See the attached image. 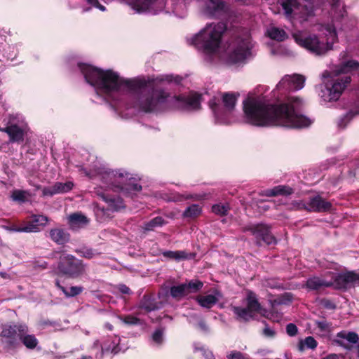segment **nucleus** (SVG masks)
<instances>
[{
    "mask_svg": "<svg viewBox=\"0 0 359 359\" xmlns=\"http://www.w3.org/2000/svg\"><path fill=\"white\" fill-rule=\"evenodd\" d=\"M28 327H27V330L20 335L19 342H22V344L29 350H34L39 344V340L36 339L34 334H29Z\"/></svg>",
    "mask_w": 359,
    "mask_h": 359,
    "instance_id": "28",
    "label": "nucleus"
},
{
    "mask_svg": "<svg viewBox=\"0 0 359 359\" xmlns=\"http://www.w3.org/2000/svg\"><path fill=\"white\" fill-rule=\"evenodd\" d=\"M88 4L95 6L96 4H98V0H86Z\"/></svg>",
    "mask_w": 359,
    "mask_h": 359,
    "instance_id": "64",
    "label": "nucleus"
},
{
    "mask_svg": "<svg viewBox=\"0 0 359 359\" xmlns=\"http://www.w3.org/2000/svg\"><path fill=\"white\" fill-rule=\"evenodd\" d=\"M245 231H249L255 238L258 246L276 245L277 240L271 233V226L264 223L250 224L245 227Z\"/></svg>",
    "mask_w": 359,
    "mask_h": 359,
    "instance_id": "7",
    "label": "nucleus"
},
{
    "mask_svg": "<svg viewBox=\"0 0 359 359\" xmlns=\"http://www.w3.org/2000/svg\"><path fill=\"white\" fill-rule=\"evenodd\" d=\"M202 209L198 204H192L187 208L182 215L185 218H196L201 214Z\"/></svg>",
    "mask_w": 359,
    "mask_h": 359,
    "instance_id": "33",
    "label": "nucleus"
},
{
    "mask_svg": "<svg viewBox=\"0 0 359 359\" xmlns=\"http://www.w3.org/2000/svg\"><path fill=\"white\" fill-rule=\"evenodd\" d=\"M323 359H339V357L335 353H332L327 355L326 357H325Z\"/></svg>",
    "mask_w": 359,
    "mask_h": 359,
    "instance_id": "61",
    "label": "nucleus"
},
{
    "mask_svg": "<svg viewBox=\"0 0 359 359\" xmlns=\"http://www.w3.org/2000/svg\"><path fill=\"white\" fill-rule=\"evenodd\" d=\"M79 67L88 83L107 95L118 92L122 87H126L129 92L135 94V107L145 113L160 109L169 97V94L163 90L153 89L143 93L142 90L147 86L154 84L155 80L153 79H146L144 76L124 79L111 69L103 70L86 64H79Z\"/></svg>",
    "mask_w": 359,
    "mask_h": 359,
    "instance_id": "1",
    "label": "nucleus"
},
{
    "mask_svg": "<svg viewBox=\"0 0 359 359\" xmlns=\"http://www.w3.org/2000/svg\"><path fill=\"white\" fill-rule=\"evenodd\" d=\"M323 306H325V308L327 309H336V305L334 303H333L331 300H329V299H324L323 301Z\"/></svg>",
    "mask_w": 359,
    "mask_h": 359,
    "instance_id": "54",
    "label": "nucleus"
},
{
    "mask_svg": "<svg viewBox=\"0 0 359 359\" xmlns=\"http://www.w3.org/2000/svg\"><path fill=\"white\" fill-rule=\"evenodd\" d=\"M246 305L245 308L253 314L259 313L262 310V306L257 298L256 294L251 290L247 292Z\"/></svg>",
    "mask_w": 359,
    "mask_h": 359,
    "instance_id": "25",
    "label": "nucleus"
},
{
    "mask_svg": "<svg viewBox=\"0 0 359 359\" xmlns=\"http://www.w3.org/2000/svg\"><path fill=\"white\" fill-rule=\"evenodd\" d=\"M339 346H341V347H344L346 349H350V346H348V344H345L344 341H341V340H338V339H336L334 341Z\"/></svg>",
    "mask_w": 359,
    "mask_h": 359,
    "instance_id": "58",
    "label": "nucleus"
},
{
    "mask_svg": "<svg viewBox=\"0 0 359 359\" xmlns=\"http://www.w3.org/2000/svg\"><path fill=\"white\" fill-rule=\"evenodd\" d=\"M173 78H174V76L172 74H170V75H165L162 78H154V77H148L147 79H153L155 80V82L154 83V84H152L151 86H147L142 91H143V93H147L148 92L152 90L153 89L154 90H162V88H155V86L158 83H161V82H163V81H167L168 83H172V80H173ZM164 91L166 93V91L164 90ZM168 93V92H167ZM169 94V97L166 99V101L165 102V103H163L161 107H160V109H158V110H155V111H161L163 110L165 107H166V104H167V102H168L169 99L171 100V96H170V94L168 93ZM152 112H154V111H153Z\"/></svg>",
    "mask_w": 359,
    "mask_h": 359,
    "instance_id": "21",
    "label": "nucleus"
},
{
    "mask_svg": "<svg viewBox=\"0 0 359 359\" xmlns=\"http://www.w3.org/2000/svg\"><path fill=\"white\" fill-rule=\"evenodd\" d=\"M123 320L128 325H137L140 322V319L132 315L126 316Z\"/></svg>",
    "mask_w": 359,
    "mask_h": 359,
    "instance_id": "48",
    "label": "nucleus"
},
{
    "mask_svg": "<svg viewBox=\"0 0 359 359\" xmlns=\"http://www.w3.org/2000/svg\"><path fill=\"white\" fill-rule=\"evenodd\" d=\"M165 224L164 219L162 217L158 216L145 222L143 229L147 231H153L156 227L162 226Z\"/></svg>",
    "mask_w": 359,
    "mask_h": 359,
    "instance_id": "34",
    "label": "nucleus"
},
{
    "mask_svg": "<svg viewBox=\"0 0 359 359\" xmlns=\"http://www.w3.org/2000/svg\"><path fill=\"white\" fill-rule=\"evenodd\" d=\"M27 330V325L23 324L4 325L0 333L2 342L8 348H15L19 345V339Z\"/></svg>",
    "mask_w": 359,
    "mask_h": 359,
    "instance_id": "9",
    "label": "nucleus"
},
{
    "mask_svg": "<svg viewBox=\"0 0 359 359\" xmlns=\"http://www.w3.org/2000/svg\"><path fill=\"white\" fill-rule=\"evenodd\" d=\"M346 14H347L346 11L343 8L341 10H340L339 11L338 13H337L334 16V19H335L337 20H341L344 18L345 15H346Z\"/></svg>",
    "mask_w": 359,
    "mask_h": 359,
    "instance_id": "55",
    "label": "nucleus"
},
{
    "mask_svg": "<svg viewBox=\"0 0 359 359\" xmlns=\"http://www.w3.org/2000/svg\"><path fill=\"white\" fill-rule=\"evenodd\" d=\"M316 325L322 332L328 331L332 325L330 323L326 320L316 321Z\"/></svg>",
    "mask_w": 359,
    "mask_h": 359,
    "instance_id": "47",
    "label": "nucleus"
},
{
    "mask_svg": "<svg viewBox=\"0 0 359 359\" xmlns=\"http://www.w3.org/2000/svg\"><path fill=\"white\" fill-rule=\"evenodd\" d=\"M22 228V226H13L11 229L13 231L16 232H24V231H19L18 229H21Z\"/></svg>",
    "mask_w": 359,
    "mask_h": 359,
    "instance_id": "62",
    "label": "nucleus"
},
{
    "mask_svg": "<svg viewBox=\"0 0 359 359\" xmlns=\"http://www.w3.org/2000/svg\"><path fill=\"white\" fill-rule=\"evenodd\" d=\"M74 184L72 182H56L53 186L45 187L42 190L43 196H53L58 194H64L72 189Z\"/></svg>",
    "mask_w": 359,
    "mask_h": 359,
    "instance_id": "17",
    "label": "nucleus"
},
{
    "mask_svg": "<svg viewBox=\"0 0 359 359\" xmlns=\"http://www.w3.org/2000/svg\"><path fill=\"white\" fill-rule=\"evenodd\" d=\"M4 132L8 134L11 142L21 143L24 141L25 132L16 124L4 128Z\"/></svg>",
    "mask_w": 359,
    "mask_h": 359,
    "instance_id": "19",
    "label": "nucleus"
},
{
    "mask_svg": "<svg viewBox=\"0 0 359 359\" xmlns=\"http://www.w3.org/2000/svg\"><path fill=\"white\" fill-rule=\"evenodd\" d=\"M55 285L59 290H60L64 293L66 287L60 284V280H56L55 282Z\"/></svg>",
    "mask_w": 359,
    "mask_h": 359,
    "instance_id": "59",
    "label": "nucleus"
},
{
    "mask_svg": "<svg viewBox=\"0 0 359 359\" xmlns=\"http://www.w3.org/2000/svg\"><path fill=\"white\" fill-rule=\"evenodd\" d=\"M196 300L201 306L208 309H211L218 302L217 297L213 294L198 295Z\"/></svg>",
    "mask_w": 359,
    "mask_h": 359,
    "instance_id": "29",
    "label": "nucleus"
},
{
    "mask_svg": "<svg viewBox=\"0 0 359 359\" xmlns=\"http://www.w3.org/2000/svg\"><path fill=\"white\" fill-rule=\"evenodd\" d=\"M281 7L287 19L292 20L296 16L310 15L306 6L302 5L300 0H282Z\"/></svg>",
    "mask_w": 359,
    "mask_h": 359,
    "instance_id": "11",
    "label": "nucleus"
},
{
    "mask_svg": "<svg viewBox=\"0 0 359 359\" xmlns=\"http://www.w3.org/2000/svg\"><path fill=\"white\" fill-rule=\"evenodd\" d=\"M337 337L341 339H345L353 344L357 343L359 339L358 334L353 332H349L348 333H345L344 332H340L337 333Z\"/></svg>",
    "mask_w": 359,
    "mask_h": 359,
    "instance_id": "41",
    "label": "nucleus"
},
{
    "mask_svg": "<svg viewBox=\"0 0 359 359\" xmlns=\"http://www.w3.org/2000/svg\"><path fill=\"white\" fill-rule=\"evenodd\" d=\"M31 223L36 225V227L41 229L44 227L49 221L48 217L43 215H32L30 217Z\"/></svg>",
    "mask_w": 359,
    "mask_h": 359,
    "instance_id": "38",
    "label": "nucleus"
},
{
    "mask_svg": "<svg viewBox=\"0 0 359 359\" xmlns=\"http://www.w3.org/2000/svg\"><path fill=\"white\" fill-rule=\"evenodd\" d=\"M182 81V78L180 76H174L172 82H174L176 84H180Z\"/></svg>",
    "mask_w": 359,
    "mask_h": 359,
    "instance_id": "60",
    "label": "nucleus"
},
{
    "mask_svg": "<svg viewBox=\"0 0 359 359\" xmlns=\"http://www.w3.org/2000/svg\"><path fill=\"white\" fill-rule=\"evenodd\" d=\"M49 238L58 245H65L69 243L71 235L67 229L62 227L50 229L48 232Z\"/></svg>",
    "mask_w": 359,
    "mask_h": 359,
    "instance_id": "15",
    "label": "nucleus"
},
{
    "mask_svg": "<svg viewBox=\"0 0 359 359\" xmlns=\"http://www.w3.org/2000/svg\"><path fill=\"white\" fill-rule=\"evenodd\" d=\"M306 345L308 348L314 349L316 348L318 343L316 340L313 337H307L304 339V343L303 341H301L299 344V348L300 350H303L304 346Z\"/></svg>",
    "mask_w": 359,
    "mask_h": 359,
    "instance_id": "43",
    "label": "nucleus"
},
{
    "mask_svg": "<svg viewBox=\"0 0 359 359\" xmlns=\"http://www.w3.org/2000/svg\"><path fill=\"white\" fill-rule=\"evenodd\" d=\"M246 123L257 127L281 126L299 128L309 126L312 121L299 114L303 100L298 97H290L287 102L266 103L254 97H248L243 102Z\"/></svg>",
    "mask_w": 359,
    "mask_h": 359,
    "instance_id": "2",
    "label": "nucleus"
},
{
    "mask_svg": "<svg viewBox=\"0 0 359 359\" xmlns=\"http://www.w3.org/2000/svg\"><path fill=\"white\" fill-rule=\"evenodd\" d=\"M75 252L81 257L88 259H91L95 256H97L100 254L93 248H88L86 247L81 248L80 249H76Z\"/></svg>",
    "mask_w": 359,
    "mask_h": 359,
    "instance_id": "37",
    "label": "nucleus"
},
{
    "mask_svg": "<svg viewBox=\"0 0 359 359\" xmlns=\"http://www.w3.org/2000/svg\"><path fill=\"white\" fill-rule=\"evenodd\" d=\"M226 29V23L222 22L208 23L190 39V43L205 54H214L221 46Z\"/></svg>",
    "mask_w": 359,
    "mask_h": 359,
    "instance_id": "3",
    "label": "nucleus"
},
{
    "mask_svg": "<svg viewBox=\"0 0 359 359\" xmlns=\"http://www.w3.org/2000/svg\"><path fill=\"white\" fill-rule=\"evenodd\" d=\"M209 106L215 114L217 113L220 107L219 102H217L216 98H213L209 101Z\"/></svg>",
    "mask_w": 359,
    "mask_h": 359,
    "instance_id": "51",
    "label": "nucleus"
},
{
    "mask_svg": "<svg viewBox=\"0 0 359 359\" xmlns=\"http://www.w3.org/2000/svg\"><path fill=\"white\" fill-rule=\"evenodd\" d=\"M263 332L267 337H272L275 335V332L267 327L264 329Z\"/></svg>",
    "mask_w": 359,
    "mask_h": 359,
    "instance_id": "57",
    "label": "nucleus"
},
{
    "mask_svg": "<svg viewBox=\"0 0 359 359\" xmlns=\"http://www.w3.org/2000/svg\"><path fill=\"white\" fill-rule=\"evenodd\" d=\"M287 334L290 337H294L297 334L298 329L294 323H289L286 326Z\"/></svg>",
    "mask_w": 359,
    "mask_h": 359,
    "instance_id": "50",
    "label": "nucleus"
},
{
    "mask_svg": "<svg viewBox=\"0 0 359 359\" xmlns=\"http://www.w3.org/2000/svg\"><path fill=\"white\" fill-rule=\"evenodd\" d=\"M232 311L236 316V319L240 322L248 323L254 319L255 314L252 313L245 307L233 306Z\"/></svg>",
    "mask_w": 359,
    "mask_h": 359,
    "instance_id": "26",
    "label": "nucleus"
},
{
    "mask_svg": "<svg viewBox=\"0 0 359 359\" xmlns=\"http://www.w3.org/2000/svg\"><path fill=\"white\" fill-rule=\"evenodd\" d=\"M130 174L120 170H102L97 177L105 184L106 187L115 191L123 190L125 182L129 179Z\"/></svg>",
    "mask_w": 359,
    "mask_h": 359,
    "instance_id": "8",
    "label": "nucleus"
},
{
    "mask_svg": "<svg viewBox=\"0 0 359 359\" xmlns=\"http://www.w3.org/2000/svg\"><path fill=\"white\" fill-rule=\"evenodd\" d=\"M250 38L248 35L237 36L235 40V48L229 55V60L232 63L243 61L250 54Z\"/></svg>",
    "mask_w": 359,
    "mask_h": 359,
    "instance_id": "10",
    "label": "nucleus"
},
{
    "mask_svg": "<svg viewBox=\"0 0 359 359\" xmlns=\"http://www.w3.org/2000/svg\"><path fill=\"white\" fill-rule=\"evenodd\" d=\"M267 285H268V286L269 287L273 288V289H280V288H283L282 284L278 283V282H276L274 280H268Z\"/></svg>",
    "mask_w": 359,
    "mask_h": 359,
    "instance_id": "52",
    "label": "nucleus"
},
{
    "mask_svg": "<svg viewBox=\"0 0 359 359\" xmlns=\"http://www.w3.org/2000/svg\"><path fill=\"white\" fill-rule=\"evenodd\" d=\"M333 286L332 281H326L317 276L308 278L306 282V287L310 290H319L323 287H330Z\"/></svg>",
    "mask_w": 359,
    "mask_h": 359,
    "instance_id": "24",
    "label": "nucleus"
},
{
    "mask_svg": "<svg viewBox=\"0 0 359 359\" xmlns=\"http://www.w3.org/2000/svg\"><path fill=\"white\" fill-rule=\"evenodd\" d=\"M306 78L301 74L285 75L277 84L278 90H298L304 88Z\"/></svg>",
    "mask_w": 359,
    "mask_h": 359,
    "instance_id": "12",
    "label": "nucleus"
},
{
    "mask_svg": "<svg viewBox=\"0 0 359 359\" xmlns=\"http://www.w3.org/2000/svg\"><path fill=\"white\" fill-rule=\"evenodd\" d=\"M332 205L330 202L325 201L320 196L310 198L309 203L302 205L303 209L309 212H330Z\"/></svg>",
    "mask_w": 359,
    "mask_h": 359,
    "instance_id": "14",
    "label": "nucleus"
},
{
    "mask_svg": "<svg viewBox=\"0 0 359 359\" xmlns=\"http://www.w3.org/2000/svg\"><path fill=\"white\" fill-rule=\"evenodd\" d=\"M227 357L229 359H244L243 354L240 351H233Z\"/></svg>",
    "mask_w": 359,
    "mask_h": 359,
    "instance_id": "53",
    "label": "nucleus"
},
{
    "mask_svg": "<svg viewBox=\"0 0 359 359\" xmlns=\"http://www.w3.org/2000/svg\"><path fill=\"white\" fill-rule=\"evenodd\" d=\"M332 283L335 288L346 290L351 286H354L355 284L359 283V274L353 271L339 273L335 276Z\"/></svg>",
    "mask_w": 359,
    "mask_h": 359,
    "instance_id": "13",
    "label": "nucleus"
},
{
    "mask_svg": "<svg viewBox=\"0 0 359 359\" xmlns=\"http://www.w3.org/2000/svg\"><path fill=\"white\" fill-rule=\"evenodd\" d=\"M229 210L230 208L228 203H218L212 206V212L220 216L226 215Z\"/></svg>",
    "mask_w": 359,
    "mask_h": 359,
    "instance_id": "39",
    "label": "nucleus"
},
{
    "mask_svg": "<svg viewBox=\"0 0 359 359\" xmlns=\"http://www.w3.org/2000/svg\"><path fill=\"white\" fill-rule=\"evenodd\" d=\"M156 0H135V7L138 11H146Z\"/></svg>",
    "mask_w": 359,
    "mask_h": 359,
    "instance_id": "40",
    "label": "nucleus"
},
{
    "mask_svg": "<svg viewBox=\"0 0 359 359\" xmlns=\"http://www.w3.org/2000/svg\"><path fill=\"white\" fill-rule=\"evenodd\" d=\"M19 231H24V232L31 233V232H39L40 231V228L36 227V225H34L31 223V221H28L26 224L22 226L21 229H18Z\"/></svg>",
    "mask_w": 359,
    "mask_h": 359,
    "instance_id": "45",
    "label": "nucleus"
},
{
    "mask_svg": "<svg viewBox=\"0 0 359 359\" xmlns=\"http://www.w3.org/2000/svg\"><path fill=\"white\" fill-rule=\"evenodd\" d=\"M152 339L155 343L161 344L163 341V330L162 328L156 329L152 334Z\"/></svg>",
    "mask_w": 359,
    "mask_h": 359,
    "instance_id": "44",
    "label": "nucleus"
},
{
    "mask_svg": "<svg viewBox=\"0 0 359 359\" xmlns=\"http://www.w3.org/2000/svg\"><path fill=\"white\" fill-rule=\"evenodd\" d=\"M268 36L273 40L278 41H283L287 39V33L283 29L278 27H272L268 31Z\"/></svg>",
    "mask_w": 359,
    "mask_h": 359,
    "instance_id": "31",
    "label": "nucleus"
},
{
    "mask_svg": "<svg viewBox=\"0 0 359 359\" xmlns=\"http://www.w3.org/2000/svg\"><path fill=\"white\" fill-rule=\"evenodd\" d=\"M27 196L29 194L27 191L15 189L12 192L11 197L13 201L24 203L28 201Z\"/></svg>",
    "mask_w": 359,
    "mask_h": 359,
    "instance_id": "36",
    "label": "nucleus"
},
{
    "mask_svg": "<svg viewBox=\"0 0 359 359\" xmlns=\"http://www.w3.org/2000/svg\"><path fill=\"white\" fill-rule=\"evenodd\" d=\"M101 198L109 204V206L114 210H118L122 205V200L119 197L110 196L108 194L102 192L98 194Z\"/></svg>",
    "mask_w": 359,
    "mask_h": 359,
    "instance_id": "30",
    "label": "nucleus"
},
{
    "mask_svg": "<svg viewBox=\"0 0 359 359\" xmlns=\"http://www.w3.org/2000/svg\"><path fill=\"white\" fill-rule=\"evenodd\" d=\"M215 11H223L225 9V3L222 0H209Z\"/></svg>",
    "mask_w": 359,
    "mask_h": 359,
    "instance_id": "46",
    "label": "nucleus"
},
{
    "mask_svg": "<svg viewBox=\"0 0 359 359\" xmlns=\"http://www.w3.org/2000/svg\"><path fill=\"white\" fill-rule=\"evenodd\" d=\"M161 303L157 302L152 294H144L139 302L138 308L149 313L161 308Z\"/></svg>",
    "mask_w": 359,
    "mask_h": 359,
    "instance_id": "18",
    "label": "nucleus"
},
{
    "mask_svg": "<svg viewBox=\"0 0 359 359\" xmlns=\"http://www.w3.org/2000/svg\"><path fill=\"white\" fill-rule=\"evenodd\" d=\"M200 97L201 96L197 94L188 97L184 95H175L171 97L170 101L175 100V102L183 104L187 107L196 109L200 107Z\"/></svg>",
    "mask_w": 359,
    "mask_h": 359,
    "instance_id": "20",
    "label": "nucleus"
},
{
    "mask_svg": "<svg viewBox=\"0 0 359 359\" xmlns=\"http://www.w3.org/2000/svg\"><path fill=\"white\" fill-rule=\"evenodd\" d=\"M118 290L120 291V292H121L122 294H129L131 292L130 289L127 285H126L124 284L119 285Z\"/></svg>",
    "mask_w": 359,
    "mask_h": 359,
    "instance_id": "56",
    "label": "nucleus"
},
{
    "mask_svg": "<svg viewBox=\"0 0 359 359\" xmlns=\"http://www.w3.org/2000/svg\"><path fill=\"white\" fill-rule=\"evenodd\" d=\"M163 256L165 258L170 259H175V260H182V259H194L195 257L194 253H187L185 251L182 250H177V251H171V250H167L164 251L162 253Z\"/></svg>",
    "mask_w": 359,
    "mask_h": 359,
    "instance_id": "27",
    "label": "nucleus"
},
{
    "mask_svg": "<svg viewBox=\"0 0 359 359\" xmlns=\"http://www.w3.org/2000/svg\"><path fill=\"white\" fill-rule=\"evenodd\" d=\"M359 68V62L356 60H348L344 62L337 71L336 78L331 83L327 84L329 100H337L339 98L342 92L351 81L349 72Z\"/></svg>",
    "mask_w": 359,
    "mask_h": 359,
    "instance_id": "4",
    "label": "nucleus"
},
{
    "mask_svg": "<svg viewBox=\"0 0 359 359\" xmlns=\"http://www.w3.org/2000/svg\"><path fill=\"white\" fill-rule=\"evenodd\" d=\"M187 295L199 291L203 286V282L198 280H191L189 283H184Z\"/></svg>",
    "mask_w": 359,
    "mask_h": 359,
    "instance_id": "35",
    "label": "nucleus"
},
{
    "mask_svg": "<svg viewBox=\"0 0 359 359\" xmlns=\"http://www.w3.org/2000/svg\"><path fill=\"white\" fill-rule=\"evenodd\" d=\"M89 219L81 212L70 214L67 217V224L72 231H78L89 224Z\"/></svg>",
    "mask_w": 359,
    "mask_h": 359,
    "instance_id": "16",
    "label": "nucleus"
},
{
    "mask_svg": "<svg viewBox=\"0 0 359 359\" xmlns=\"http://www.w3.org/2000/svg\"><path fill=\"white\" fill-rule=\"evenodd\" d=\"M205 358L206 359H215V357L212 352L205 353Z\"/></svg>",
    "mask_w": 359,
    "mask_h": 359,
    "instance_id": "63",
    "label": "nucleus"
},
{
    "mask_svg": "<svg viewBox=\"0 0 359 359\" xmlns=\"http://www.w3.org/2000/svg\"><path fill=\"white\" fill-rule=\"evenodd\" d=\"M83 291V287L82 286H72L68 290L65 289L64 294L66 297H74L80 294Z\"/></svg>",
    "mask_w": 359,
    "mask_h": 359,
    "instance_id": "42",
    "label": "nucleus"
},
{
    "mask_svg": "<svg viewBox=\"0 0 359 359\" xmlns=\"http://www.w3.org/2000/svg\"><path fill=\"white\" fill-rule=\"evenodd\" d=\"M127 180L125 182L124 189H129L134 191H140L142 190V186L137 183H126Z\"/></svg>",
    "mask_w": 359,
    "mask_h": 359,
    "instance_id": "49",
    "label": "nucleus"
},
{
    "mask_svg": "<svg viewBox=\"0 0 359 359\" xmlns=\"http://www.w3.org/2000/svg\"><path fill=\"white\" fill-rule=\"evenodd\" d=\"M185 288L184 283L172 286L170 289V296L174 299H181L182 297L187 295Z\"/></svg>",
    "mask_w": 359,
    "mask_h": 359,
    "instance_id": "32",
    "label": "nucleus"
},
{
    "mask_svg": "<svg viewBox=\"0 0 359 359\" xmlns=\"http://www.w3.org/2000/svg\"><path fill=\"white\" fill-rule=\"evenodd\" d=\"M295 41L299 46L316 55H323L333 47V41L330 43L315 34L306 37L295 36Z\"/></svg>",
    "mask_w": 359,
    "mask_h": 359,
    "instance_id": "6",
    "label": "nucleus"
},
{
    "mask_svg": "<svg viewBox=\"0 0 359 359\" xmlns=\"http://www.w3.org/2000/svg\"><path fill=\"white\" fill-rule=\"evenodd\" d=\"M294 193V189L287 185H278L271 189L263 191L262 196L275 197L278 196H290Z\"/></svg>",
    "mask_w": 359,
    "mask_h": 359,
    "instance_id": "23",
    "label": "nucleus"
},
{
    "mask_svg": "<svg viewBox=\"0 0 359 359\" xmlns=\"http://www.w3.org/2000/svg\"><path fill=\"white\" fill-rule=\"evenodd\" d=\"M239 96L240 93L237 92H224L221 94L222 102L227 111H233Z\"/></svg>",
    "mask_w": 359,
    "mask_h": 359,
    "instance_id": "22",
    "label": "nucleus"
},
{
    "mask_svg": "<svg viewBox=\"0 0 359 359\" xmlns=\"http://www.w3.org/2000/svg\"><path fill=\"white\" fill-rule=\"evenodd\" d=\"M57 270L60 275L76 279L86 274V265L83 260L76 258L75 256L70 254H64L59 258Z\"/></svg>",
    "mask_w": 359,
    "mask_h": 359,
    "instance_id": "5",
    "label": "nucleus"
}]
</instances>
